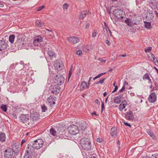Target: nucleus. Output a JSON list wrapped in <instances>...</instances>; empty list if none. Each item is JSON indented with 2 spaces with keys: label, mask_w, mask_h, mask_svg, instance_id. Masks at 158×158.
<instances>
[{
  "label": "nucleus",
  "mask_w": 158,
  "mask_h": 158,
  "mask_svg": "<svg viewBox=\"0 0 158 158\" xmlns=\"http://www.w3.org/2000/svg\"><path fill=\"white\" fill-rule=\"evenodd\" d=\"M80 142V145L84 149L89 150L91 149V143L90 140L88 138L85 137L82 138Z\"/></svg>",
  "instance_id": "1"
},
{
  "label": "nucleus",
  "mask_w": 158,
  "mask_h": 158,
  "mask_svg": "<svg viewBox=\"0 0 158 158\" xmlns=\"http://www.w3.org/2000/svg\"><path fill=\"white\" fill-rule=\"evenodd\" d=\"M24 36L22 35H20L17 36V40L15 43V47L18 49L21 48L24 45Z\"/></svg>",
  "instance_id": "2"
},
{
  "label": "nucleus",
  "mask_w": 158,
  "mask_h": 158,
  "mask_svg": "<svg viewBox=\"0 0 158 158\" xmlns=\"http://www.w3.org/2000/svg\"><path fill=\"white\" fill-rule=\"evenodd\" d=\"M142 15L143 19L146 20H150L154 17L153 11L150 10H145Z\"/></svg>",
  "instance_id": "3"
},
{
  "label": "nucleus",
  "mask_w": 158,
  "mask_h": 158,
  "mask_svg": "<svg viewBox=\"0 0 158 158\" xmlns=\"http://www.w3.org/2000/svg\"><path fill=\"white\" fill-rule=\"evenodd\" d=\"M44 141L42 139H39L34 141L32 144L33 148L35 149H39L43 145Z\"/></svg>",
  "instance_id": "4"
},
{
  "label": "nucleus",
  "mask_w": 158,
  "mask_h": 158,
  "mask_svg": "<svg viewBox=\"0 0 158 158\" xmlns=\"http://www.w3.org/2000/svg\"><path fill=\"white\" fill-rule=\"evenodd\" d=\"M54 78V82L57 85H61L64 84L65 79L62 75L60 74L56 75L55 76Z\"/></svg>",
  "instance_id": "5"
},
{
  "label": "nucleus",
  "mask_w": 158,
  "mask_h": 158,
  "mask_svg": "<svg viewBox=\"0 0 158 158\" xmlns=\"http://www.w3.org/2000/svg\"><path fill=\"white\" fill-rule=\"evenodd\" d=\"M60 87L57 85H51L50 87V91L54 94H58L60 91Z\"/></svg>",
  "instance_id": "6"
},
{
  "label": "nucleus",
  "mask_w": 158,
  "mask_h": 158,
  "mask_svg": "<svg viewBox=\"0 0 158 158\" xmlns=\"http://www.w3.org/2000/svg\"><path fill=\"white\" fill-rule=\"evenodd\" d=\"M79 132L78 127L76 125H73L68 127L69 133L71 135H75Z\"/></svg>",
  "instance_id": "7"
},
{
  "label": "nucleus",
  "mask_w": 158,
  "mask_h": 158,
  "mask_svg": "<svg viewBox=\"0 0 158 158\" xmlns=\"http://www.w3.org/2000/svg\"><path fill=\"white\" fill-rule=\"evenodd\" d=\"M114 16L118 19H122L123 18V10L121 9H117L113 10Z\"/></svg>",
  "instance_id": "8"
},
{
  "label": "nucleus",
  "mask_w": 158,
  "mask_h": 158,
  "mask_svg": "<svg viewBox=\"0 0 158 158\" xmlns=\"http://www.w3.org/2000/svg\"><path fill=\"white\" fill-rule=\"evenodd\" d=\"M49 47L48 46V48H47L46 47L45 48H44V49L45 51H47L50 60H52L56 58V55L52 50L50 49L49 48Z\"/></svg>",
  "instance_id": "9"
},
{
  "label": "nucleus",
  "mask_w": 158,
  "mask_h": 158,
  "mask_svg": "<svg viewBox=\"0 0 158 158\" xmlns=\"http://www.w3.org/2000/svg\"><path fill=\"white\" fill-rule=\"evenodd\" d=\"M13 151L12 148H8L5 150L4 156L5 158H11L13 156Z\"/></svg>",
  "instance_id": "10"
},
{
  "label": "nucleus",
  "mask_w": 158,
  "mask_h": 158,
  "mask_svg": "<svg viewBox=\"0 0 158 158\" xmlns=\"http://www.w3.org/2000/svg\"><path fill=\"white\" fill-rule=\"evenodd\" d=\"M54 66L55 69L58 71L62 69L64 65L62 62L60 60H58L56 61V63L54 64Z\"/></svg>",
  "instance_id": "11"
},
{
  "label": "nucleus",
  "mask_w": 158,
  "mask_h": 158,
  "mask_svg": "<svg viewBox=\"0 0 158 158\" xmlns=\"http://www.w3.org/2000/svg\"><path fill=\"white\" fill-rule=\"evenodd\" d=\"M20 119L23 123H29L30 118L27 114H22L20 117Z\"/></svg>",
  "instance_id": "12"
},
{
  "label": "nucleus",
  "mask_w": 158,
  "mask_h": 158,
  "mask_svg": "<svg viewBox=\"0 0 158 158\" xmlns=\"http://www.w3.org/2000/svg\"><path fill=\"white\" fill-rule=\"evenodd\" d=\"M157 97L156 94L154 93H151L149 95L148 100L149 102L152 103L155 102L156 100Z\"/></svg>",
  "instance_id": "13"
},
{
  "label": "nucleus",
  "mask_w": 158,
  "mask_h": 158,
  "mask_svg": "<svg viewBox=\"0 0 158 158\" xmlns=\"http://www.w3.org/2000/svg\"><path fill=\"white\" fill-rule=\"evenodd\" d=\"M125 118L128 120H133L134 119V116L133 112L131 111L126 113Z\"/></svg>",
  "instance_id": "14"
},
{
  "label": "nucleus",
  "mask_w": 158,
  "mask_h": 158,
  "mask_svg": "<svg viewBox=\"0 0 158 158\" xmlns=\"http://www.w3.org/2000/svg\"><path fill=\"white\" fill-rule=\"evenodd\" d=\"M79 127L80 129L79 131H81L82 134L83 133L84 131H85L87 128V125L86 123L84 121L81 122L79 125Z\"/></svg>",
  "instance_id": "15"
},
{
  "label": "nucleus",
  "mask_w": 158,
  "mask_h": 158,
  "mask_svg": "<svg viewBox=\"0 0 158 158\" xmlns=\"http://www.w3.org/2000/svg\"><path fill=\"white\" fill-rule=\"evenodd\" d=\"M39 115L36 112H34L31 113V115L30 117V119H31L33 121L37 120L39 118Z\"/></svg>",
  "instance_id": "16"
},
{
  "label": "nucleus",
  "mask_w": 158,
  "mask_h": 158,
  "mask_svg": "<svg viewBox=\"0 0 158 158\" xmlns=\"http://www.w3.org/2000/svg\"><path fill=\"white\" fill-rule=\"evenodd\" d=\"M56 98L53 96H50L47 99V102L50 104V106H52L53 105L55 104L56 101Z\"/></svg>",
  "instance_id": "17"
},
{
  "label": "nucleus",
  "mask_w": 158,
  "mask_h": 158,
  "mask_svg": "<svg viewBox=\"0 0 158 158\" xmlns=\"http://www.w3.org/2000/svg\"><path fill=\"white\" fill-rule=\"evenodd\" d=\"M43 40L42 38L40 36L35 38L33 42V44L35 46H38Z\"/></svg>",
  "instance_id": "18"
},
{
  "label": "nucleus",
  "mask_w": 158,
  "mask_h": 158,
  "mask_svg": "<svg viewBox=\"0 0 158 158\" xmlns=\"http://www.w3.org/2000/svg\"><path fill=\"white\" fill-rule=\"evenodd\" d=\"M125 22L128 26L131 27L133 26L134 24H137L136 22H134V20L129 18L125 19Z\"/></svg>",
  "instance_id": "19"
},
{
  "label": "nucleus",
  "mask_w": 158,
  "mask_h": 158,
  "mask_svg": "<svg viewBox=\"0 0 158 158\" xmlns=\"http://www.w3.org/2000/svg\"><path fill=\"white\" fill-rule=\"evenodd\" d=\"M7 44L5 41L2 39L0 40V51H2L6 49L7 46Z\"/></svg>",
  "instance_id": "20"
},
{
  "label": "nucleus",
  "mask_w": 158,
  "mask_h": 158,
  "mask_svg": "<svg viewBox=\"0 0 158 158\" xmlns=\"http://www.w3.org/2000/svg\"><path fill=\"white\" fill-rule=\"evenodd\" d=\"M68 41L72 44H76L79 41V39L76 37H71L69 38Z\"/></svg>",
  "instance_id": "21"
},
{
  "label": "nucleus",
  "mask_w": 158,
  "mask_h": 158,
  "mask_svg": "<svg viewBox=\"0 0 158 158\" xmlns=\"http://www.w3.org/2000/svg\"><path fill=\"white\" fill-rule=\"evenodd\" d=\"M33 148L32 147V146L28 145L27 147V149L26 151V153L33 156Z\"/></svg>",
  "instance_id": "22"
},
{
  "label": "nucleus",
  "mask_w": 158,
  "mask_h": 158,
  "mask_svg": "<svg viewBox=\"0 0 158 158\" xmlns=\"http://www.w3.org/2000/svg\"><path fill=\"white\" fill-rule=\"evenodd\" d=\"M122 96L121 95L118 96L114 97V102L117 104L120 103L122 100Z\"/></svg>",
  "instance_id": "23"
},
{
  "label": "nucleus",
  "mask_w": 158,
  "mask_h": 158,
  "mask_svg": "<svg viewBox=\"0 0 158 158\" xmlns=\"http://www.w3.org/2000/svg\"><path fill=\"white\" fill-rule=\"evenodd\" d=\"M127 104V102L126 100L123 101L119 105V109L120 110H123L126 107Z\"/></svg>",
  "instance_id": "24"
},
{
  "label": "nucleus",
  "mask_w": 158,
  "mask_h": 158,
  "mask_svg": "<svg viewBox=\"0 0 158 158\" xmlns=\"http://www.w3.org/2000/svg\"><path fill=\"white\" fill-rule=\"evenodd\" d=\"M117 128L115 127H112L111 129L110 134L111 136L115 137L117 136Z\"/></svg>",
  "instance_id": "25"
},
{
  "label": "nucleus",
  "mask_w": 158,
  "mask_h": 158,
  "mask_svg": "<svg viewBox=\"0 0 158 158\" xmlns=\"http://www.w3.org/2000/svg\"><path fill=\"white\" fill-rule=\"evenodd\" d=\"M88 14V12L87 11H82L81 12L79 15V17L81 19H83Z\"/></svg>",
  "instance_id": "26"
},
{
  "label": "nucleus",
  "mask_w": 158,
  "mask_h": 158,
  "mask_svg": "<svg viewBox=\"0 0 158 158\" xmlns=\"http://www.w3.org/2000/svg\"><path fill=\"white\" fill-rule=\"evenodd\" d=\"M19 146L20 145L18 143H12L11 145L12 149L13 151L16 150V149L20 150Z\"/></svg>",
  "instance_id": "27"
},
{
  "label": "nucleus",
  "mask_w": 158,
  "mask_h": 158,
  "mask_svg": "<svg viewBox=\"0 0 158 158\" xmlns=\"http://www.w3.org/2000/svg\"><path fill=\"white\" fill-rule=\"evenodd\" d=\"M44 23L40 20H37L35 22V25L39 27H42L44 26Z\"/></svg>",
  "instance_id": "28"
},
{
  "label": "nucleus",
  "mask_w": 158,
  "mask_h": 158,
  "mask_svg": "<svg viewBox=\"0 0 158 158\" xmlns=\"http://www.w3.org/2000/svg\"><path fill=\"white\" fill-rule=\"evenodd\" d=\"M6 139V135L4 133H0V140L2 142L5 141Z\"/></svg>",
  "instance_id": "29"
},
{
  "label": "nucleus",
  "mask_w": 158,
  "mask_h": 158,
  "mask_svg": "<svg viewBox=\"0 0 158 158\" xmlns=\"http://www.w3.org/2000/svg\"><path fill=\"white\" fill-rule=\"evenodd\" d=\"M75 135L76 137H75V138L76 139V140H81V138L83 137V135L81 134L79 132H78V133L76 134Z\"/></svg>",
  "instance_id": "30"
},
{
  "label": "nucleus",
  "mask_w": 158,
  "mask_h": 158,
  "mask_svg": "<svg viewBox=\"0 0 158 158\" xmlns=\"http://www.w3.org/2000/svg\"><path fill=\"white\" fill-rule=\"evenodd\" d=\"M145 27L148 29H150L151 28V23L147 21H144Z\"/></svg>",
  "instance_id": "31"
},
{
  "label": "nucleus",
  "mask_w": 158,
  "mask_h": 158,
  "mask_svg": "<svg viewBox=\"0 0 158 158\" xmlns=\"http://www.w3.org/2000/svg\"><path fill=\"white\" fill-rule=\"evenodd\" d=\"M15 36L14 35H10L9 37V41L11 43H13L14 41Z\"/></svg>",
  "instance_id": "32"
},
{
  "label": "nucleus",
  "mask_w": 158,
  "mask_h": 158,
  "mask_svg": "<svg viewBox=\"0 0 158 158\" xmlns=\"http://www.w3.org/2000/svg\"><path fill=\"white\" fill-rule=\"evenodd\" d=\"M50 134L54 136L56 135V132L53 128H51L50 130Z\"/></svg>",
  "instance_id": "33"
},
{
  "label": "nucleus",
  "mask_w": 158,
  "mask_h": 158,
  "mask_svg": "<svg viewBox=\"0 0 158 158\" xmlns=\"http://www.w3.org/2000/svg\"><path fill=\"white\" fill-rule=\"evenodd\" d=\"M1 108L4 112H6L7 110V107L6 105L2 104L1 106Z\"/></svg>",
  "instance_id": "34"
},
{
  "label": "nucleus",
  "mask_w": 158,
  "mask_h": 158,
  "mask_svg": "<svg viewBox=\"0 0 158 158\" xmlns=\"http://www.w3.org/2000/svg\"><path fill=\"white\" fill-rule=\"evenodd\" d=\"M148 133L153 139H154L155 137V135L153 134V132L149 130L147 131Z\"/></svg>",
  "instance_id": "35"
},
{
  "label": "nucleus",
  "mask_w": 158,
  "mask_h": 158,
  "mask_svg": "<svg viewBox=\"0 0 158 158\" xmlns=\"http://www.w3.org/2000/svg\"><path fill=\"white\" fill-rule=\"evenodd\" d=\"M86 85V83L85 81H83L81 83V88L84 89Z\"/></svg>",
  "instance_id": "36"
},
{
  "label": "nucleus",
  "mask_w": 158,
  "mask_h": 158,
  "mask_svg": "<svg viewBox=\"0 0 158 158\" xmlns=\"http://www.w3.org/2000/svg\"><path fill=\"white\" fill-rule=\"evenodd\" d=\"M149 78V76L147 73L145 74L143 77V78L144 80H148Z\"/></svg>",
  "instance_id": "37"
},
{
  "label": "nucleus",
  "mask_w": 158,
  "mask_h": 158,
  "mask_svg": "<svg viewBox=\"0 0 158 158\" xmlns=\"http://www.w3.org/2000/svg\"><path fill=\"white\" fill-rule=\"evenodd\" d=\"M41 108L42 111L44 112H45L47 110V107L44 104L41 106Z\"/></svg>",
  "instance_id": "38"
},
{
  "label": "nucleus",
  "mask_w": 158,
  "mask_h": 158,
  "mask_svg": "<svg viewBox=\"0 0 158 158\" xmlns=\"http://www.w3.org/2000/svg\"><path fill=\"white\" fill-rule=\"evenodd\" d=\"M32 156L25 154L23 158H32Z\"/></svg>",
  "instance_id": "39"
},
{
  "label": "nucleus",
  "mask_w": 158,
  "mask_h": 158,
  "mask_svg": "<svg viewBox=\"0 0 158 158\" xmlns=\"http://www.w3.org/2000/svg\"><path fill=\"white\" fill-rule=\"evenodd\" d=\"M76 54L77 55L81 56L82 54V52L81 50H78L77 51Z\"/></svg>",
  "instance_id": "40"
},
{
  "label": "nucleus",
  "mask_w": 158,
  "mask_h": 158,
  "mask_svg": "<svg viewBox=\"0 0 158 158\" xmlns=\"http://www.w3.org/2000/svg\"><path fill=\"white\" fill-rule=\"evenodd\" d=\"M45 7V6H40L38 7V9H37V11H39L42 10Z\"/></svg>",
  "instance_id": "41"
},
{
  "label": "nucleus",
  "mask_w": 158,
  "mask_h": 158,
  "mask_svg": "<svg viewBox=\"0 0 158 158\" xmlns=\"http://www.w3.org/2000/svg\"><path fill=\"white\" fill-rule=\"evenodd\" d=\"M152 48L151 47H149L148 48L145 49V52H149L151 51Z\"/></svg>",
  "instance_id": "42"
},
{
  "label": "nucleus",
  "mask_w": 158,
  "mask_h": 158,
  "mask_svg": "<svg viewBox=\"0 0 158 158\" xmlns=\"http://www.w3.org/2000/svg\"><path fill=\"white\" fill-rule=\"evenodd\" d=\"M97 34V31H94L93 32L92 37H95L96 36V34Z\"/></svg>",
  "instance_id": "43"
},
{
  "label": "nucleus",
  "mask_w": 158,
  "mask_h": 158,
  "mask_svg": "<svg viewBox=\"0 0 158 158\" xmlns=\"http://www.w3.org/2000/svg\"><path fill=\"white\" fill-rule=\"evenodd\" d=\"M102 105H101V111L102 112L103 109L104 108V103L103 101H102Z\"/></svg>",
  "instance_id": "44"
},
{
  "label": "nucleus",
  "mask_w": 158,
  "mask_h": 158,
  "mask_svg": "<svg viewBox=\"0 0 158 158\" xmlns=\"http://www.w3.org/2000/svg\"><path fill=\"white\" fill-rule=\"evenodd\" d=\"M109 28L108 27H107L105 28H103V31L104 32H105L106 33H107L108 32V31H109Z\"/></svg>",
  "instance_id": "45"
},
{
  "label": "nucleus",
  "mask_w": 158,
  "mask_h": 158,
  "mask_svg": "<svg viewBox=\"0 0 158 158\" xmlns=\"http://www.w3.org/2000/svg\"><path fill=\"white\" fill-rule=\"evenodd\" d=\"M105 79H106V78H103L102 79H101L98 81V83H100V84H102L103 83V82Z\"/></svg>",
  "instance_id": "46"
},
{
  "label": "nucleus",
  "mask_w": 158,
  "mask_h": 158,
  "mask_svg": "<svg viewBox=\"0 0 158 158\" xmlns=\"http://www.w3.org/2000/svg\"><path fill=\"white\" fill-rule=\"evenodd\" d=\"M125 87L124 85H123L122 88V89L119 91L118 92V93L119 92L121 93V92H123V91L125 90Z\"/></svg>",
  "instance_id": "47"
},
{
  "label": "nucleus",
  "mask_w": 158,
  "mask_h": 158,
  "mask_svg": "<svg viewBox=\"0 0 158 158\" xmlns=\"http://www.w3.org/2000/svg\"><path fill=\"white\" fill-rule=\"evenodd\" d=\"M98 60L102 63H105L106 61V60H104L101 58H98Z\"/></svg>",
  "instance_id": "48"
},
{
  "label": "nucleus",
  "mask_w": 158,
  "mask_h": 158,
  "mask_svg": "<svg viewBox=\"0 0 158 158\" xmlns=\"http://www.w3.org/2000/svg\"><path fill=\"white\" fill-rule=\"evenodd\" d=\"M72 74V68L70 69L69 74V79L71 77Z\"/></svg>",
  "instance_id": "49"
},
{
  "label": "nucleus",
  "mask_w": 158,
  "mask_h": 158,
  "mask_svg": "<svg viewBox=\"0 0 158 158\" xmlns=\"http://www.w3.org/2000/svg\"><path fill=\"white\" fill-rule=\"evenodd\" d=\"M19 150L16 149V150H14L13 152H14L15 154L16 155H17L18 154V153L19 152Z\"/></svg>",
  "instance_id": "50"
},
{
  "label": "nucleus",
  "mask_w": 158,
  "mask_h": 158,
  "mask_svg": "<svg viewBox=\"0 0 158 158\" xmlns=\"http://www.w3.org/2000/svg\"><path fill=\"white\" fill-rule=\"evenodd\" d=\"M68 6H69L67 4L64 3L63 5V8L64 9H67Z\"/></svg>",
  "instance_id": "51"
},
{
  "label": "nucleus",
  "mask_w": 158,
  "mask_h": 158,
  "mask_svg": "<svg viewBox=\"0 0 158 158\" xmlns=\"http://www.w3.org/2000/svg\"><path fill=\"white\" fill-rule=\"evenodd\" d=\"M114 89V90L112 92V93L115 92L118 89V86L117 85L115 86Z\"/></svg>",
  "instance_id": "52"
},
{
  "label": "nucleus",
  "mask_w": 158,
  "mask_h": 158,
  "mask_svg": "<svg viewBox=\"0 0 158 158\" xmlns=\"http://www.w3.org/2000/svg\"><path fill=\"white\" fill-rule=\"evenodd\" d=\"M106 73V72H105V73H101L99 74L98 75H97V76H98V78H99L102 75L105 74Z\"/></svg>",
  "instance_id": "53"
},
{
  "label": "nucleus",
  "mask_w": 158,
  "mask_h": 158,
  "mask_svg": "<svg viewBox=\"0 0 158 158\" xmlns=\"http://www.w3.org/2000/svg\"><path fill=\"white\" fill-rule=\"evenodd\" d=\"M124 123L126 126H127L128 127H131V125L128 123L124 122Z\"/></svg>",
  "instance_id": "54"
},
{
  "label": "nucleus",
  "mask_w": 158,
  "mask_h": 158,
  "mask_svg": "<svg viewBox=\"0 0 158 158\" xmlns=\"http://www.w3.org/2000/svg\"><path fill=\"white\" fill-rule=\"evenodd\" d=\"M152 158H158V154H154L152 155Z\"/></svg>",
  "instance_id": "55"
},
{
  "label": "nucleus",
  "mask_w": 158,
  "mask_h": 158,
  "mask_svg": "<svg viewBox=\"0 0 158 158\" xmlns=\"http://www.w3.org/2000/svg\"><path fill=\"white\" fill-rule=\"evenodd\" d=\"M105 42L108 46L110 45V42L108 40H105Z\"/></svg>",
  "instance_id": "56"
},
{
  "label": "nucleus",
  "mask_w": 158,
  "mask_h": 158,
  "mask_svg": "<svg viewBox=\"0 0 158 158\" xmlns=\"http://www.w3.org/2000/svg\"><path fill=\"white\" fill-rule=\"evenodd\" d=\"M151 55H152V58L153 59V62H154V61H155V56L154 55V54H152V53H151Z\"/></svg>",
  "instance_id": "57"
},
{
  "label": "nucleus",
  "mask_w": 158,
  "mask_h": 158,
  "mask_svg": "<svg viewBox=\"0 0 158 158\" xmlns=\"http://www.w3.org/2000/svg\"><path fill=\"white\" fill-rule=\"evenodd\" d=\"M97 141L98 142L101 143L102 142V139L100 138H97Z\"/></svg>",
  "instance_id": "58"
},
{
  "label": "nucleus",
  "mask_w": 158,
  "mask_h": 158,
  "mask_svg": "<svg viewBox=\"0 0 158 158\" xmlns=\"http://www.w3.org/2000/svg\"><path fill=\"white\" fill-rule=\"evenodd\" d=\"M106 11L109 14H110L111 13V9L107 8L106 9Z\"/></svg>",
  "instance_id": "59"
},
{
  "label": "nucleus",
  "mask_w": 158,
  "mask_h": 158,
  "mask_svg": "<svg viewBox=\"0 0 158 158\" xmlns=\"http://www.w3.org/2000/svg\"><path fill=\"white\" fill-rule=\"evenodd\" d=\"M155 64L158 67V60L157 59H156V60L155 61H154V62Z\"/></svg>",
  "instance_id": "60"
},
{
  "label": "nucleus",
  "mask_w": 158,
  "mask_h": 158,
  "mask_svg": "<svg viewBox=\"0 0 158 158\" xmlns=\"http://www.w3.org/2000/svg\"><path fill=\"white\" fill-rule=\"evenodd\" d=\"M95 102L96 104L98 105H99L100 102L98 100V99H96L95 101Z\"/></svg>",
  "instance_id": "61"
},
{
  "label": "nucleus",
  "mask_w": 158,
  "mask_h": 158,
  "mask_svg": "<svg viewBox=\"0 0 158 158\" xmlns=\"http://www.w3.org/2000/svg\"><path fill=\"white\" fill-rule=\"evenodd\" d=\"M154 12L156 15V16L158 17V11L157 10H155L154 11Z\"/></svg>",
  "instance_id": "62"
},
{
  "label": "nucleus",
  "mask_w": 158,
  "mask_h": 158,
  "mask_svg": "<svg viewBox=\"0 0 158 158\" xmlns=\"http://www.w3.org/2000/svg\"><path fill=\"white\" fill-rule=\"evenodd\" d=\"M148 83H151V84H152V81H151V79L150 78V77L148 79Z\"/></svg>",
  "instance_id": "63"
},
{
  "label": "nucleus",
  "mask_w": 158,
  "mask_h": 158,
  "mask_svg": "<svg viewBox=\"0 0 158 158\" xmlns=\"http://www.w3.org/2000/svg\"><path fill=\"white\" fill-rule=\"evenodd\" d=\"M89 26V23H87L86 25V27L85 28H88Z\"/></svg>",
  "instance_id": "64"
}]
</instances>
